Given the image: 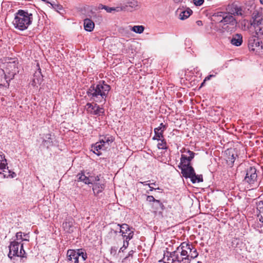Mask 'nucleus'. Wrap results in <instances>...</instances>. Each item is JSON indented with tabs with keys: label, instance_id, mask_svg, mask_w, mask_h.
<instances>
[{
	"label": "nucleus",
	"instance_id": "obj_1",
	"mask_svg": "<svg viewBox=\"0 0 263 263\" xmlns=\"http://www.w3.org/2000/svg\"><path fill=\"white\" fill-rule=\"evenodd\" d=\"M164 255L165 263H190L191 261L198 256L196 249L192 244L186 242H182L176 250L167 252Z\"/></svg>",
	"mask_w": 263,
	"mask_h": 263
},
{
	"label": "nucleus",
	"instance_id": "obj_2",
	"mask_svg": "<svg viewBox=\"0 0 263 263\" xmlns=\"http://www.w3.org/2000/svg\"><path fill=\"white\" fill-rule=\"evenodd\" d=\"M110 89V86L103 82L92 85L88 89L87 94L91 100L98 103H105Z\"/></svg>",
	"mask_w": 263,
	"mask_h": 263
},
{
	"label": "nucleus",
	"instance_id": "obj_3",
	"mask_svg": "<svg viewBox=\"0 0 263 263\" xmlns=\"http://www.w3.org/2000/svg\"><path fill=\"white\" fill-rule=\"evenodd\" d=\"M32 20V13L26 10H18L15 14L12 24L16 29L23 31L28 28Z\"/></svg>",
	"mask_w": 263,
	"mask_h": 263
},
{
	"label": "nucleus",
	"instance_id": "obj_4",
	"mask_svg": "<svg viewBox=\"0 0 263 263\" xmlns=\"http://www.w3.org/2000/svg\"><path fill=\"white\" fill-rule=\"evenodd\" d=\"M178 167L181 170L183 177L185 178H190L193 183L203 181L202 176L197 175L191 164L178 165Z\"/></svg>",
	"mask_w": 263,
	"mask_h": 263
},
{
	"label": "nucleus",
	"instance_id": "obj_5",
	"mask_svg": "<svg viewBox=\"0 0 263 263\" xmlns=\"http://www.w3.org/2000/svg\"><path fill=\"white\" fill-rule=\"evenodd\" d=\"M248 47L250 50L255 52L258 55H263V44L256 35L249 38Z\"/></svg>",
	"mask_w": 263,
	"mask_h": 263
},
{
	"label": "nucleus",
	"instance_id": "obj_6",
	"mask_svg": "<svg viewBox=\"0 0 263 263\" xmlns=\"http://www.w3.org/2000/svg\"><path fill=\"white\" fill-rule=\"evenodd\" d=\"M140 8L136 0H126L117 7V12L121 11L132 12Z\"/></svg>",
	"mask_w": 263,
	"mask_h": 263
},
{
	"label": "nucleus",
	"instance_id": "obj_7",
	"mask_svg": "<svg viewBox=\"0 0 263 263\" xmlns=\"http://www.w3.org/2000/svg\"><path fill=\"white\" fill-rule=\"evenodd\" d=\"M20 243L16 241H12L9 248V252L8 254V257L12 258L13 256H16L18 257H23L25 253V250L23 248V244H21V248L18 250Z\"/></svg>",
	"mask_w": 263,
	"mask_h": 263
},
{
	"label": "nucleus",
	"instance_id": "obj_8",
	"mask_svg": "<svg viewBox=\"0 0 263 263\" xmlns=\"http://www.w3.org/2000/svg\"><path fill=\"white\" fill-rule=\"evenodd\" d=\"M257 174L256 169L253 166H250L246 171V176L243 182L252 185L257 181Z\"/></svg>",
	"mask_w": 263,
	"mask_h": 263
},
{
	"label": "nucleus",
	"instance_id": "obj_9",
	"mask_svg": "<svg viewBox=\"0 0 263 263\" xmlns=\"http://www.w3.org/2000/svg\"><path fill=\"white\" fill-rule=\"evenodd\" d=\"M181 152L183 154L181 155L180 162L178 165L191 164V161L195 157V153L185 148L181 150Z\"/></svg>",
	"mask_w": 263,
	"mask_h": 263
},
{
	"label": "nucleus",
	"instance_id": "obj_10",
	"mask_svg": "<svg viewBox=\"0 0 263 263\" xmlns=\"http://www.w3.org/2000/svg\"><path fill=\"white\" fill-rule=\"evenodd\" d=\"M74 220L72 217L66 218L63 223L64 230L68 233H73L76 229Z\"/></svg>",
	"mask_w": 263,
	"mask_h": 263
},
{
	"label": "nucleus",
	"instance_id": "obj_11",
	"mask_svg": "<svg viewBox=\"0 0 263 263\" xmlns=\"http://www.w3.org/2000/svg\"><path fill=\"white\" fill-rule=\"evenodd\" d=\"M79 250H68L67 251V258L69 263H79Z\"/></svg>",
	"mask_w": 263,
	"mask_h": 263
},
{
	"label": "nucleus",
	"instance_id": "obj_12",
	"mask_svg": "<svg viewBox=\"0 0 263 263\" xmlns=\"http://www.w3.org/2000/svg\"><path fill=\"white\" fill-rule=\"evenodd\" d=\"M218 22L224 25H234L236 22V20L231 13L224 12L223 17L221 19L218 18Z\"/></svg>",
	"mask_w": 263,
	"mask_h": 263
},
{
	"label": "nucleus",
	"instance_id": "obj_13",
	"mask_svg": "<svg viewBox=\"0 0 263 263\" xmlns=\"http://www.w3.org/2000/svg\"><path fill=\"white\" fill-rule=\"evenodd\" d=\"M166 126L161 123L160 125L154 129L155 136L153 137V140H160L163 138V132L166 129Z\"/></svg>",
	"mask_w": 263,
	"mask_h": 263
},
{
	"label": "nucleus",
	"instance_id": "obj_14",
	"mask_svg": "<svg viewBox=\"0 0 263 263\" xmlns=\"http://www.w3.org/2000/svg\"><path fill=\"white\" fill-rule=\"evenodd\" d=\"M43 76L41 73V69L39 68L34 73L32 85L35 86L37 84H41L43 80Z\"/></svg>",
	"mask_w": 263,
	"mask_h": 263
},
{
	"label": "nucleus",
	"instance_id": "obj_15",
	"mask_svg": "<svg viewBox=\"0 0 263 263\" xmlns=\"http://www.w3.org/2000/svg\"><path fill=\"white\" fill-rule=\"evenodd\" d=\"M92 150L93 151V153L97 154V155L99 156L101 154V153L100 152V151H105L107 148V146L104 145V144H102L101 142L99 141L96 143L92 146Z\"/></svg>",
	"mask_w": 263,
	"mask_h": 263
},
{
	"label": "nucleus",
	"instance_id": "obj_16",
	"mask_svg": "<svg viewBox=\"0 0 263 263\" xmlns=\"http://www.w3.org/2000/svg\"><path fill=\"white\" fill-rule=\"evenodd\" d=\"M230 42L232 45L235 46H240L243 42L242 35L239 33L234 34Z\"/></svg>",
	"mask_w": 263,
	"mask_h": 263
},
{
	"label": "nucleus",
	"instance_id": "obj_17",
	"mask_svg": "<svg viewBox=\"0 0 263 263\" xmlns=\"http://www.w3.org/2000/svg\"><path fill=\"white\" fill-rule=\"evenodd\" d=\"M7 160L5 159V156L2 153L0 154V174H4L6 172V170L9 171L8 167L7 166Z\"/></svg>",
	"mask_w": 263,
	"mask_h": 263
},
{
	"label": "nucleus",
	"instance_id": "obj_18",
	"mask_svg": "<svg viewBox=\"0 0 263 263\" xmlns=\"http://www.w3.org/2000/svg\"><path fill=\"white\" fill-rule=\"evenodd\" d=\"M99 141L102 144H104V145L107 146L108 148L110 146V144L113 142L112 137L109 135L101 136Z\"/></svg>",
	"mask_w": 263,
	"mask_h": 263
},
{
	"label": "nucleus",
	"instance_id": "obj_19",
	"mask_svg": "<svg viewBox=\"0 0 263 263\" xmlns=\"http://www.w3.org/2000/svg\"><path fill=\"white\" fill-rule=\"evenodd\" d=\"M84 27L86 31L91 32L94 29L95 23L91 20L85 18L84 20Z\"/></svg>",
	"mask_w": 263,
	"mask_h": 263
},
{
	"label": "nucleus",
	"instance_id": "obj_20",
	"mask_svg": "<svg viewBox=\"0 0 263 263\" xmlns=\"http://www.w3.org/2000/svg\"><path fill=\"white\" fill-rule=\"evenodd\" d=\"M118 226L120 228V233H122L123 237H126L128 234L132 231L129 226L126 223L118 224Z\"/></svg>",
	"mask_w": 263,
	"mask_h": 263
},
{
	"label": "nucleus",
	"instance_id": "obj_21",
	"mask_svg": "<svg viewBox=\"0 0 263 263\" xmlns=\"http://www.w3.org/2000/svg\"><path fill=\"white\" fill-rule=\"evenodd\" d=\"M77 177L78 181H82L86 184H90V179H91L90 178V175L87 176L85 175L84 172H81L78 174Z\"/></svg>",
	"mask_w": 263,
	"mask_h": 263
},
{
	"label": "nucleus",
	"instance_id": "obj_22",
	"mask_svg": "<svg viewBox=\"0 0 263 263\" xmlns=\"http://www.w3.org/2000/svg\"><path fill=\"white\" fill-rule=\"evenodd\" d=\"M105 188V184L103 182L101 181L100 182H96L93 185L92 190L94 193L99 194L102 192Z\"/></svg>",
	"mask_w": 263,
	"mask_h": 263
},
{
	"label": "nucleus",
	"instance_id": "obj_23",
	"mask_svg": "<svg viewBox=\"0 0 263 263\" xmlns=\"http://www.w3.org/2000/svg\"><path fill=\"white\" fill-rule=\"evenodd\" d=\"M258 13L257 14L254 15L253 16V21L251 23V25L253 26L254 29H256L259 27V25H261V22L262 21V18H259L258 19Z\"/></svg>",
	"mask_w": 263,
	"mask_h": 263
},
{
	"label": "nucleus",
	"instance_id": "obj_24",
	"mask_svg": "<svg viewBox=\"0 0 263 263\" xmlns=\"http://www.w3.org/2000/svg\"><path fill=\"white\" fill-rule=\"evenodd\" d=\"M146 200L148 202H154L157 204V205L159 206L157 208V210L161 209L163 210L164 209V205L163 204L158 200L155 199L154 197L153 196H147L146 197Z\"/></svg>",
	"mask_w": 263,
	"mask_h": 263
},
{
	"label": "nucleus",
	"instance_id": "obj_25",
	"mask_svg": "<svg viewBox=\"0 0 263 263\" xmlns=\"http://www.w3.org/2000/svg\"><path fill=\"white\" fill-rule=\"evenodd\" d=\"M192 12V10L190 8H188L186 10H184L180 13L179 15V18L181 20H185L191 15Z\"/></svg>",
	"mask_w": 263,
	"mask_h": 263
},
{
	"label": "nucleus",
	"instance_id": "obj_26",
	"mask_svg": "<svg viewBox=\"0 0 263 263\" xmlns=\"http://www.w3.org/2000/svg\"><path fill=\"white\" fill-rule=\"evenodd\" d=\"M86 106L88 107V109L89 108L91 109L89 111H90L91 113L93 114L94 115H98L100 112V110L101 109V108H100L98 106H93V105L89 103H88L86 104Z\"/></svg>",
	"mask_w": 263,
	"mask_h": 263
},
{
	"label": "nucleus",
	"instance_id": "obj_27",
	"mask_svg": "<svg viewBox=\"0 0 263 263\" xmlns=\"http://www.w3.org/2000/svg\"><path fill=\"white\" fill-rule=\"evenodd\" d=\"M227 154H228L229 155V156L228 157L227 161L228 163H229V165H231L232 166L235 161V160L236 158V156H237V155H235L231 151H228V152L227 153Z\"/></svg>",
	"mask_w": 263,
	"mask_h": 263
},
{
	"label": "nucleus",
	"instance_id": "obj_28",
	"mask_svg": "<svg viewBox=\"0 0 263 263\" xmlns=\"http://www.w3.org/2000/svg\"><path fill=\"white\" fill-rule=\"evenodd\" d=\"M134 235V231H131L130 233L128 234L126 237L125 238V239L123 241V248H124V249H126L129 245L128 241L132 239Z\"/></svg>",
	"mask_w": 263,
	"mask_h": 263
},
{
	"label": "nucleus",
	"instance_id": "obj_29",
	"mask_svg": "<svg viewBox=\"0 0 263 263\" xmlns=\"http://www.w3.org/2000/svg\"><path fill=\"white\" fill-rule=\"evenodd\" d=\"M130 27V30L133 32L141 34L143 32L145 27L142 25H136L133 27Z\"/></svg>",
	"mask_w": 263,
	"mask_h": 263
},
{
	"label": "nucleus",
	"instance_id": "obj_30",
	"mask_svg": "<svg viewBox=\"0 0 263 263\" xmlns=\"http://www.w3.org/2000/svg\"><path fill=\"white\" fill-rule=\"evenodd\" d=\"M46 2L47 3L50 4L52 6V8L54 9L55 10H56L58 12L62 13L61 11L63 10V7L61 4H60L59 3H55L54 2L51 3L47 1Z\"/></svg>",
	"mask_w": 263,
	"mask_h": 263
},
{
	"label": "nucleus",
	"instance_id": "obj_31",
	"mask_svg": "<svg viewBox=\"0 0 263 263\" xmlns=\"http://www.w3.org/2000/svg\"><path fill=\"white\" fill-rule=\"evenodd\" d=\"M44 144L47 147L52 145V141L51 139V135L50 134L45 135V138L43 141Z\"/></svg>",
	"mask_w": 263,
	"mask_h": 263
},
{
	"label": "nucleus",
	"instance_id": "obj_32",
	"mask_svg": "<svg viewBox=\"0 0 263 263\" xmlns=\"http://www.w3.org/2000/svg\"><path fill=\"white\" fill-rule=\"evenodd\" d=\"M159 141L157 144V147L159 149H167V146L165 140L163 138H161L160 140H157Z\"/></svg>",
	"mask_w": 263,
	"mask_h": 263
},
{
	"label": "nucleus",
	"instance_id": "obj_33",
	"mask_svg": "<svg viewBox=\"0 0 263 263\" xmlns=\"http://www.w3.org/2000/svg\"><path fill=\"white\" fill-rule=\"evenodd\" d=\"M231 14L236 15H242V8L240 7L235 6L233 9L232 10L231 12Z\"/></svg>",
	"mask_w": 263,
	"mask_h": 263
},
{
	"label": "nucleus",
	"instance_id": "obj_34",
	"mask_svg": "<svg viewBox=\"0 0 263 263\" xmlns=\"http://www.w3.org/2000/svg\"><path fill=\"white\" fill-rule=\"evenodd\" d=\"M4 177H11V178L15 177L16 175L14 172H12L9 170V171L6 170V172H4Z\"/></svg>",
	"mask_w": 263,
	"mask_h": 263
},
{
	"label": "nucleus",
	"instance_id": "obj_35",
	"mask_svg": "<svg viewBox=\"0 0 263 263\" xmlns=\"http://www.w3.org/2000/svg\"><path fill=\"white\" fill-rule=\"evenodd\" d=\"M255 30L256 35L257 36V37H263V28L258 27Z\"/></svg>",
	"mask_w": 263,
	"mask_h": 263
},
{
	"label": "nucleus",
	"instance_id": "obj_36",
	"mask_svg": "<svg viewBox=\"0 0 263 263\" xmlns=\"http://www.w3.org/2000/svg\"><path fill=\"white\" fill-rule=\"evenodd\" d=\"M224 12H218L215 13L213 16L215 18V21L218 22V19H221L223 17Z\"/></svg>",
	"mask_w": 263,
	"mask_h": 263
},
{
	"label": "nucleus",
	"instance_id": "obj_37",
	"mask_svg": "<svg viewBox=\"0 0 263 263\" xmlns=\"http://www.w3.org/2000/svg\"><path fill=\"white\" fill-rule=\"evenodd\" d=\"M90 178L91 179H90V184H93V185L95 184V183H96V182H98L100 181V176H90Z\"/></svg>",
	"mask_w": 263,
	"mask_h": 263
},
{
	"label": "nucleus",
	"instance_id": "obj_38",
	"mask_svg": "<svg viewBox=\"0 0 263 263\" xmlns=\"http://www.w3.org/2000/svg\"><path fill=\"white\" fill-rule=\"evenodd\" d=\"M257 209L259 211V214L263 213V201H260L257 203Z\"/></svg>",
	"mask_w": 263,
	"mask_h": 263
},
{
	"label": "nucleus",
	"instance_id": "obj_39",
	"mask_svg": "<svg viewBox=\"0 0 263 263\" xmlns=\"http://www.w3.org/2000/svg\"><path fill=\"white\" fill-rule=\"evenodd\" d=\"M22 232H19L16 233V238L17 240H22V241H28L29 240L26 238H23Z\"/></svg>",
	"mask_w": 263,
	"mask_h": 263
},
{
	"label": "nucleus",
	"instance_id": "obj_40",
	"mask_svg": "<svg viewBox=\"0 0 263 263\" xmlns=\"http://www.w3.org/2000/svg\"><path fill=\"white\" fill-rule=\"evenodd\" d=\"M107 12L111 13L113 11H115L117 12V7H109L107 6H105L104 9Z\"/></svg>",
	"mask_w": 263,
	"mask_h": 263
},
{
	"label": "nucleus",
	"instance_id": "obj_41",
	"mask_svg": "<svg viewBox=\"0 0 263 263\" xmlns=\"http://www.w3.org/2000/svg\"><path fill=\"white\" fill-rule=\"evenodd\" d=\"M79 250V253H80V257H81V258L82 259V260L83 261H85L86 258H87V254L86 253H85V252H83L82 250Z\"/></svg>",
	"mask_w": 263,
	"mask_h": 263
},
{
	"label": "nucleus",
	"instance_id": "obj_42",
	"mask_svg": "<svg viewBox=\"0 0 263 263\" xmlns=\"http://www.w3.org/2000/svg\"><path fill=\"white\" fill-rule=\"evenodd\" d=\"M204 0H193L194 4L196 6H201Z\"/></svg>",
	"mask_w": 263,
	"mask_h": 263
},
{
	"label": "nucleus",
	"instance_id": "obj_43",
	"mask_svg": "<svg viewBox=\"0 0 263 263\" xmlns=\"http://www.w3.org/2000/svg\"><path fill=\"white\" fill-rule=\"evenodd\" d=\"M214 77H215V75H214V74H210L209 76L205 77V78L204 79V81H209L211 79V78H213Z\"/></svg>",
	"mask_w": 263,
	"mask_h": 263
},
{
	"label": "nucleus",
	"instance_id": "obj_44",
	"mask_svg": "<svg viewBox=\"0 0 263 263\" xmlns=\"http://www.w3.org/2000/svg\"><path fill=\"white\" fill-rule=\"evenodd\" d=\"M148 186H149V191H153V190H159V187H158V188H157V189H155V188H154L153 187L151 186V184H149V183H148Z\"/></svg>",
	"mask_w": 263,
	"mask_h": 263
},
{
	"label": "nucleus",
	"instance_id": "obj_45",
	"mask_svg": "<svg viewBox=\"0 0 263 263\" xmlns=\"http://www.w3.org/2000/svg\"><path fill=\"white\" fill-rule=\"evenodd\" d=\"M116 250H116V248L115 247H114V248L112 247L111 248V250H110L111 254H116Z\"/></svg>",
	"mask_w": 263,
	"mask_h": 263
},
{
	"label": "nucleus",
	"instance_id": "obj_46",
	"mask_svg": "<svg viewBox=\"0 0 263 263\" xmlns=\"http://www.w3.org/2000/svg\"><path fill=\"white\" fill-rule=\"evenodd\" d=\"M134 251L133 250H131L128 252V257L132 256ZM127 257V256L126 257Z\"/></svg>",
	"mask_w": 263,
	"mask_h": 263
},
{
	"label": "nucleus",
	"instance_id": "obj_47",
	"mask_svg": "<svg viewBox=\"0 0 263 263\" xmlns=\"http://www.w3.org/2000/svg\"><path fill=\"white\" fill-rule=\"evenodd\" d=\"M105 5H102V4H100V5H99V6H98V8H99V9H104V8H105Z\"/></svg>",
	"mask_w": 263,
	"mask_h": 263
},
{
	"label": "nucleus",
	"instance_id": "obj_48",
	"mask_svg": "<svg viewBox=\"0 0 263 263\" xmlns=\"http://www.w3.org/2000/svg\"><path fill=\"white\" fill-rule=\"evenodd\" d=\"M173 1L176 4H179L182 3L183 0H173Z\"/></svg>",
	"mask_w": 263,
	"mask_h": 263
},
{
	"label": "nucleus",
	"instance_id": "obj_49",
	"mask_svg": "<svg viewBox=\"0 0 263 263\" xmlns=\"http://www.w3.org/2000/svg\"><path fill=\"white\" fill-rule=\"evenodd\" d=\"M139 183L143 184L144 185H148V184L146 183V182H140Z\"/></svg>",
	"mask_w": 263,
	"mask_h": 263
},
{
	"label": "nucleus",
	"instance_id": "obj_50",
	"mask_svg": "<svg viewBox=\"0 0 263 263\" xmlns=\"http://www.w3.org/2000/svg\"><path fill=\"white\" fill-rule=\"evenodd\" d=\"M125 249H124V248H123V246L120 248L119 250V252H123Z\"/></svg>",
	"mask_w": 263,
	"mask_h": 263
},
{
	"label": "nucleus",
	"instance_id": "obj_51",
	"mask_svg": "<svg viewBox=\"0 0 263 263\" xmlns=\"http://www.w3.org/2000/svg\"><path fill=\"white\" fill-rule=\"evenodd\" d=\"M197 24H198V25H200V24H202V22H201V21H198L197 22Z\"/></svg>",
	"mask_w": 263,
	"mask_h": 263
},
{
	"label": "nucleus",
	"instance_id": "obj_52",
	"mask_svg": "<svg viewBox=\"0 0 263 263\" xmlns=\"http://www.w3.org/2000/svg\"><path fill=\"white\" fill-rule=\"evenodd\" d=\"M205 82V81H204H204H203V82L201 83V86H202L204 85V84Z\"/></svg>",
	"mask_w": 263,
	"mask_h": 263
},
{
	"label": "nucleus",
	"instance_id": "obj_53",
	"mask_svg": "<svg viewBox=\"0 0 263 263\" xmlns=\"http://www.w3.org/2000/svg\"><path fill=\"white\" fill-rule=\"evenodd\" d=\"M150 184H151V185H156L155 183H150Z\"/></svg>",
	"mask_w": 263,
	"mask_h": 263
},
{
	"label": "nucleus",
	"instance_id": "obj_54",
	"mask_svg": "<svg viewBox=\"0 0 263 263\" xmlns=\"http://www.w3.org/2000/svg\"><path fill=\"white\" fill-rule=\"evenodd\" d=\"M260 3H261V4H263V0H260Z\"/></svg>",
	"mask_w": 263,
	"mask_h": 263
},
{
	"label": "nucleus",
	"instance_id": "obj_55",
	"mask_svg": "<svg viewBox=\"0 0 263 263\" xmlns=\"http://www.w3.org/2000/svg\"><path fill=\"white\" fill-rule=\"evenodd\" d=\"M146 193H148V194H149V192L147 191H146Z\"/></svg>",
	"mask_w": 263,
	"mask_h": 263
},
{
	"label": "nucleus",
	"instance_id": "obj_56",
	"mask_svg": "<svg viewBox=\"0 0 263 263\" xmlns=\"http://www.w3.org/2000/svg\"><path fill=\"white\" fill-rule=\"evenodd\" d=\"M197 263H201V261H198L197 262Z\"/></svg>",
	"mask_w": 263,
	"mask_h": 263
}]
</instances>
